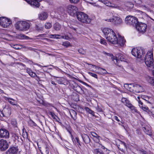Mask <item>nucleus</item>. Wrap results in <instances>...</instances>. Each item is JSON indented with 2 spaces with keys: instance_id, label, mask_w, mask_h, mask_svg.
Returning a JSON list of instances; mask_svg holds the SVG:
<instances>
[{
  "instance_id": "obj_1",
  "label": "nucleus",
  "mask_w": 154,
  "mask_h": 154,
  "mask_svg": "<svg viewBox=\"0 0 154 154\" xmlns=\"http://www.w3.org/2000/svg\"><path fill=\"white\" fill-rule=\"evenodd\" d=\"M144 61L146 65L151 68H154V62H153V53L152 51H149L146 54Z\"/></svg>"
},
{
  "instance_id": "obj_2",
  "label": "nucleus",
  "mask_w": 154,
  "mask_h": 154,
  "mask_svg": "<svg viewBox=\"0 0 154 154\" xmlns=\"http://www.w3.org/2000/svg\"><path fill=\"white\" fill-rule=\"evenodd\" d=\"M76 16L78 20L82 22L89 23L91 22V20L88 15L82 12H78Z\"/></svg>"
},
{
  "instance_id": "obj_3",
  "label": "nucleus",
  "mask_w": 154,
  "mask_h": 154,
  "mask_svg": "<svg viewBox=\"0 0 154 154\" xmlns=\"http://www.w3.org/2000/svg\"><path fill=\"white\" fill-rule=\"evenodd\" d=\"M131 53L135 57L140 58L143 56L145 52L144 51L143 48L142 47H138L137 48H134L132 49Z\"/></svg>"
},
{
  "instance_id": "obj_4",
  "label": "nucleus",
  "mask_w": 154,
  "mask_h": 154,
  "mask_svg": "<svg viewBox=\"0 0 154 154\" xmlns=\"http://www.w3.org/2000/svg\"><path fill=\"white\" fill-rule=\"evenodd\" d=\"M16 29L20 31H26L30 27L29 24L25 21H18L15 24Z\"/></svg>"
},
{
  "instance_id": "obj_5",
  "label": "nucleus",
  "mask_w": 154,
  "mask_h": 154,
  "mask_svg": "<svg viewBox=\"0 0 154 154\" xmlns=\"http://www.w3.org/2000/svg\"><path fill=\"white\" fill-rule=\"evenodd\" d=\"M125 22L127 24L131 25L135 27L138 24L139 22L137 18L131 16H128L125 18Z\"/></svg>"
},
{
  "instance_id": "obj_6",
  "label": "nucleus",
  "mask_w": 154,
  "mask_h": 154,
  "mask_svg": "<svg viewBox=\"0 0 154 154\" xmlns=\"http://www.w3.org/2000/svg\"><path fill=\"white\" fill-rule=\"evenodd\" d=\"M67 11L70 15L73 16L76 14V15L77 13L78 12V8L72 5H70L67 7Z\"/></svg>"
},
{
  "instance_id": "obj_7",
  "label": "nucleus",
  "mask_w": 154,
  "mask_h": 154,
  "mask_svg": "<svg viewBox=\"0 0 154 154\" xmlns=\"http://www.w3.org/2000/svg\"><path fill=\"white\" fill-rule=\"evenodd\" d=\"M117 37L113 31L111 34H109L108 36H106L107 40L111 43L113 44H116Z\"/></svg>"
},
{
  "instance_id": "obj_8",
  "label": "nucleus",
  "mask_w": 154,
  "mask_h": 154,
  "mask_svg": "<svg viewBox=\"0 0 154 154\" xmlns=\"http://www.w3.org/2000/svg\"><path fill=\"white\" fill-rule=\"evenodd\" d=\"M11 23V20L4 17H0V24L4 28H6Z\"/></svg>"
},
{
  "instance_id": "obj_9",
  "label": "nucleus",
  "mask_w": 154,
  "mask_h": 154,
  "mask_svg": "<svg viewBox=\"0 0 154 154\" xmlns=\"http://www.w3.org/2000/svg\"><path fill=\"white\" fill-rule=\"evenodd\" d=\"M147 27L146 24L139 22L135 27L139 32L143 33L146 32Z\"/></svg>"
},
{
  "instance_id": "obj_10",
  "label": "nucleus",
  "mask_w": 154,
  "mask_h": 154,
  "mask_svg": "<svg viewBox=\"0 0 154 154\" xmlns=\"http://www.w3.org/2000/svg\"><path fill=\"white\" fill-rule=\"evenodd\" d=\"M103 53L104 54H106L107 56H110L112 57L113 58H112V60L114 61V63L120 67L122 66L121 64V62H122L118 58L116 57H113V55L107 53L105 51H103Z\"/></svg>"
},
{
  "instance_id": "obj_11",
  "label": "nucleus",
  "mask_w": 154,
  "mask_h": 154,
  "mask_svg": "<svg viewBox=\"0 0 154 154\" xmlns=\"http://www.w3.org/2000/svg\"><path fill=\"white\" fill-rule=\"evenodd\" d=\"M9 144L7 141L3 139L0 140V150L4 151L8 147Z\"/></svg>"
},
{
  "instance_id": "obj_12",
  "label": "nucleus",
  "mask_w": 154,
  "mask_h": 154,
  "mask_svg": "<svg viewBox=\"0 0 154 154\" xmlns=\"http://www.w3.org/2000/svg\"><path fill=\"white\" fill-rule=\"evenodd\" d=\"M31 5L35 8H38L40 5V2L41 0H25Z\"/></svg>"
},
{
  "instance_id": "obj_13",
  "label": "nucleus",
  "mask_w": 154,
  "mask_h": 154,
  "mask_svg": "<svg viewBox=\"0 0 154 154\" xmlns=\"http://www.w3.org/2000/svg\"><path fill=\"white\" fill-rule=\"evenodd\" d=\"M18 150L17 146H11L7 151L6 154H17Z\"/></svg>"
},
{
  "instance_id": "obj_14",
  "label": "nucleus",
  "mask_w": 154,
  "mask_h": 154,
  "mask_svg": "<svg viewBox=\"0 0 154 154\" xmlns=\"http://www.w3.org/2000/svg\"><path fill=\"white\" fill-rule=\"evenodd\" d=\"M9 136V132L5 129H0V137L2 138H8Z\"/></svg>"
},
{
  "instance_id": "obj_15",
  "label": "nucleus",
  "mask_w": 154,
  "mask_h": 154,
  "mask_svg": "<svg viewBox=\"0 0 154 154\" xmlns=\"http://www.w3.org/2000/svg\"><path fill=\"white\" fill-rule=\"evenodd\" d=\"M143 129L145 133L149 136L152 135V134L150 126L146 125L143 127Z\"/></svg>"
},
{
  "instance_id": "obj_16",
  "label": "nucleus",
  "mask_w": 154,
  "mask_h": 154,
  "mask_svg": "<svg viewBox=\"0 0 154 154\" xmlns=\"http://www.w3.org/2000/svg\"><path fill=\"white\" fill-rule=\"evenodd\" d=\"M123 21L122 19L119 17L113 16V23L116 25H119L122 24Z\"/></svg>"
},
{
  "instance_id": "obj_17",
  "label": "nucleus",
  "mask_w": 154,
  "mask_h": 154,
  "mask_svg": "<svg viewBox=\"0 0 154 154\" xmlns=\"http://www.w3.org/2000/svg\"><path fill=\"white\" fill-rule=\"evenodd\" d=\"M133 86L134 91L136 93L141 92L143 91V87L139 85L134 84V85Z\"/></svg>"
},
{
  "instance_id": "obj_18",
  "label": "nucleus",
  "mask_w": 154,
  "mask_h": 154,
  "mask_svg": "<svg viewBox=\"0 0 154 154\" xmlns=\"http://www.w3.org/2000/svg\"><path fill=\"white\" fill-rule=\"evenodd\" d=\"M116 44H118L121 46H122L125 43V41L123 37L119 35L118 38H117Z\"/></svg>"
},
{
  "instance_id": "obj_19",
  "label": "nucleus",
  "mask_w": 154,
  "mask_h": 154,
  "mask_svg": "<svg viewBox=\"0 0 154 154\" xmlns=\"http://www.w3.org/2000/svg\"><path fill=\"white\" fill-rule=\"evenodd\" d=\"M73 88L75 91L79 93L82 94L84 93V91L82 89L79 85H78L77 84H75V85L73 86Z\"/></svg>"
},
{
  "instance_id": "obj_20",
  "label": "nucleus",
  "mask_w": 154,
  "mask_h": 154,
  "mask_svg": "<svg viewBox=\"0 0 154 154\" xmlns=\"http://www.w3.org/2000/svg\"><path fill=\"white\" fill-rule=\"evenodd\" d=\"M119 149L122 152H124L127 149L126 145L125 143L121 141L120 144L118 146Z\"/></svg>"
},
{
  "instance_id": "obj_21",
  "label": "nucleus",
  "mask_w": 154,
  "mask_h": 154,
  "mask_svg": "<svg viewBox=\"0 0 154 154\" xmlns=\"http://www.w3.org/2000/svg\"><path fill=\"white\" fill-rule=\"evenodd\" d=\"M82 137L85 143L88 144L90 143V139L88 135L85 134H83L82 135Z\"/></svg>"
},
{
  "instance_id": "obj_22",
  "label": "nucleus",
  "mask_w": 154,
  "mask_h": 154,
  "mask_svg": "<svg viewBox=\"0 0 154 154\" xmlns=\"http://www.w3.org/2000/svg\"><path fill=\"white\" fill-rule=\"evenodd\" d=\"M38 17L40 20H45L48 17V14L46 12H43L39 15Z\"/></svg>"
},
{
  "instance_id": "obj_23",
  "label": "nucleus",
  "mask_w": 154,
  "mask_h": 154,
  "mask_svg": "<svg viewBox=\"0 0 154 154\" xmlns=\"http://www.w3.org/2000/svg\"><path fill=\"white\" fill-rule=\"evenodd\" d=\"M133 85H134V84H130L129 85L125 84L124 86L128 91L131 92H133L134 91V88Z\"/></svg>"
},
{
  "instance_id": "obj_24",
  "label": "nucleus",
  "mask_w": 154,
  "mask_h": 154,
  "mask_svg": "<svg viewBox=\"0 0 154 154\" xmlns=\"http://www.w3.org/2000/svg\"><path fill=\"white\" fill-rule=\"evenodd\" d=\"M102 31L105 35V37H106V36H108L109 34H111L113 30L108 28H104L103 29Z\"/></svg>"
},
{
  "instance_id": "obj_25",
  "label": "nucleus",
  "mask_w": 154,
  "mask_h": 154,
  "mask_svg": "<svg viewBox=\"0 0 154 154\" xmlns=\"http://www.w3.org/2000/svg\"><path fill=\"white\" fill-rule=\"evenodd\" d=\"M13 137L14 138L15 141L16 140L18 142H19L21 143H23V140L22 139L21 137L19 136L17 134H14Z\"/></svg>"
},
{
  "instance_id": "obj_26",
  "label": "nucleus",
  "mask_w": 154,
  "mask_h": 154,
  "mask_svg": "<svg viewBox=\"0 0 154 154\" xmlns=\"http://www.w3.org/2000/svg\"><path fill=\"white\" fill-rule=\"evenodd\" d=\"M53 27L54 29L57 31L60 30L61 28V25L57 22L55 23L53 25Z\"/></svg>"
},
{
  "instance_id": "obj_27",
  "label": "nucleus",
  "mask_w": 154,
  "mask_h": 154,
  "mask_svg": "<svg viewBox=\"0 0 154 154\" xmlns=\"http://www.w3.org/2000/svg\"><path fill=\"white\" fill-rule=\"evenodd\" d=\"M121 102L123 103L125 106H128V105L130 106V104L129 100H128L126 98L123 97L121 99Z\"/></svg>"
},
{
  "instance_id": "obj_28",
  "label": "nucleus",
  "mask_w": 154,
  "mask_h": 154,
  "mask_svg": "<svg viewBox=\"0 0 154 154\" xmlns=\"http://www.w3.org/2000/svg\"><path fill=\"white\" fill-rule=\"evenodd\" d=\"M35 28L38 31H42L44 29L43 25L41 23L38 24L35 26Z\"/></svg>"
},
{
  "instance_id": "obj_29",
  "label": "nucleus",
  "mask_w": 154,
  "mask_h": 154,
  "mask_svg": "<svg viewBox=\"0 0 154 154\" xmlns=\"http://www.w3.org/2000/svg\"><path fill=\"white\" fill-rule=\"evenodd\" d=\"M70 115L72 117V118L75 120V117L76 116V112L73 110H72L71 112H70Z\"/></svg>"
},
{
  "instance_id": "obj_30",
  "label": "nucleus",
  "mask_w": 154,
  "mask_h": 154,
  "mask_svg": "<svg viewBox=\"0 0 154 154\" xmlns=\"http://www.w3.org/2000/svg\"><path fill=\"white\" fill-rule=\"evenodd\" d=\"M130 106L128 105V107H129L131 110L133 111V112H137V110L136 109V107L134 106L131 103H130Z\"/></svg>"
},
{
  "instance_id": "obj_31",
  "label": "nucleus",
  "mask_w": 154,
  "mask_h": 154,
  "mask_svg": "<svg viewBox=\"0 0 154 154\" xmlns=\"http://www.w3.org/2000/svg\"><path fill=\"white\" fill-rule=\"evenodd\" d=\"M140 106V107H141L143 111H145L146 112H147L148 114H149V109L146 106H143V105L141 106L140 105H139Z\"/></svg>"
},
{
  "instance_id": "obj_32",
  "label": "nucleus",
  "mask_w": 154,
  "mask_h": 154,
  "mask_svg": "<svg viewBox=\"0 0 154 154\" xmlns=\"http://www.w3.org/2000/svg\"><path fill=\"white\" fill-rule=\"evenodd\" d=\"M107 2H108V4L107 5V6L110 7H113L116 8H119V7L113 4H112L110 2H109V1H106Z\"/></svg>"
},
{
  "instance_id": "obj_33",
  "label": "nucleus",
  "mask_w": 154,
  "mask_h": 154,
  "mask_svg": "<svg viewBox=\"0 0 154 154\" xmlns=\"http://www.w3.org/2000/svg\"><path fill=\"white\" fill-rule=\"evenodd\" d=\"M118 58L121 61L126 62L127 59L125 57L122 56L121 54L119 55L118 56Z\"/></svg>"
},
{
  "instance_id": "obj_34",
  "label": "nucleus",
  "mask_w": 154,
  "mask_h": 154,
  "mask_svg": "<svg viewBox=\"0 0 154 154\" xmlns=\"http://www.w3.org/2000/svg\"><path fill=\"white\" fill-rule=\"evenodd\" d=\"M28 124L31 127L35 126L36 124L32 120L30 119L28 122Z\"/></svg>"
},
{
  "instance_id": "obj_35",
  "label": "nucleus",
  "mask_w": 154,
  "mask_h": 154,
  "mask_svg": "<svg viewBox=\"0 0 154 154\" xmlns=\"http://www.w3.org/2000/svg\"><path fill=\"white\" fill-rule=\"evenodd\" d=\"M85 109L89 113L92 114L93 116H94V112L88 108V107H86L85 108Z\"/></svg>"
},
{
  "instance_id": "obj_36",
  "label": "nucleus",
  "mask_w": 154,
  "mask_h": 154,
  "mask_svg": "<svg viewBox=\"0 0 154 154\" xmlns=\"http://www.w3.org/2000/svg\"><path fill=\"white\" fill-rule=\"evenodd\" d=\"M52 26V24L50 23H46L45 25V28L47 29H50Z\"/></svg>"
},
{
  "instance_id": "obj_37",
  "label": "nucleus",
  "mask_w": 154,
  "mask_h": 154,
  "mask_svg": "<svg viewBox=\"0 0 154 154\" xmlns=\"http://www.w3.org/2000/svg\"><path fill=\"white\" fill-rule=\"evenodd\" d=\"M91 134L93 136L96 137L97 139V142L98 143L99 141V138L100 137V136H98L97 134L94 132H93Z\"/></svg>"
},
{
  "instance_id": "obj_38",
  "label": "nucleus",
  "mask_w": 154,
  "mask_h": 154,
  "mask_svg": "<svg viewBox=\"0 0 154 154\" xmlns=\"http://www.w3.org/2000/svg\"><path fill=\"white\" fill-rule=\"evenodd\" d=\"M141 98L145 100L148 103H151L149 101H148V100L149 99V98L148 97L145 96H142L141 97Z\"/></svg>"
},
{
  "instance_id": "obj_39",
  "label": "nucleus",
  "mask_w": 154,
  "mask_h": 154,
  "mask_svg": "<svg viewBox=\"0 0 154 154\" xmlns=\"http://www.w3.org/2000/svg\"><path fill=\"white\" fill-rule=\"evenodd\" d=\"M101 69L103 70V71H101V70H100V71L99 72L100 74L102 75L106 74L107 73L106 71L104 69L101 68Z\"/></svg>"
},
{
  "instance_id": "obj_40",
  "label": "nucleus",
  "mask_w": 154,
  "mask_h": 154,
  "mask_svg": "<svg viewBox=\"0 0 154 154\" xmlns=\"http://www.w3.org/2000/svg\"><path fill=\"white\" fill-rule=\"evenodd\" d=\"M78 51L80 54L84 55L86 53L85 51L82 48H80L78 50Z\"/></svg>"
},
{
  "instance_id": "obj_41",
  "label": "nucleus",
  "mask_w": 154,
  "mask_h": 154,
  "mask_svg": "<svg viewBox=\"0 0 154 154\" xmlns=\"http://www.w3.org/2000/svg\"><path fill=\"white\" fill-rule=\"evenodd\" d=\"M9 99L12 100V101L8 100L9 102L11 104L13 105H16V102L15 100L12 98H9Z\"/></svg>"
},
{
  "instance_id": "obj_42",
  "label": "nucleus",
  "mask_w": 154,
  "mask_h": 154,
  "mask_svg": "<svg viewBox=\"0 0 154 154\" xmlns=\"http://www.w3.org/2000/svg\"><path fill=\"white\" fill-rule=\"evenodd\" d=\"M70 44L68 41H66L65 42H63L62 45L64 46L67 47L70 46Z\"/></svg>"
},
{
  "instance_id": "obj_43",
  "label": "nucleus",
  "mask_w": 154,
  "mask_h": 154,
  "mask_svg": "<svg viewBox=\"0 0 154 154\" xmlns=\"http://www.w3.org/2000/svg\"><path fill=\"white\" fill-rule=\"evenodd\" d=\"M29 75H30L31 77H37L39 79V78L38 77L36 74L35 73V72H31L29 74Z\"/></svg>"
},
{
  "instance_id": "obj_44",
  "label": "nucleus",
  "mask_w": 154,
  "mask_h": 154,
  "mask_svg": "<svg viewBox=\"0 0 154 154\" xmlns=\"http://www.w3.org/2000/svg\"><path fill=\"white\" fill-rule=\"evenodd\" d=\"M94 151L96 154H103V152H101V151L99 150V149H96L94 150Z\"/></svg>"
},
{
  "instance_id": "obj_45",
  "label": "nucleus",
  "mask_w": 154,
  "mask_h": 154,
  "mask_svg": "<svg viewBox=\"0 0 154 154\" xmlns=\"http://www.w3.org/2000/svg\"><path fill=\"white\" fill-rule=\"evenodd\" d=\"M88 73L92 76L94 77L96 79H97V76L96 74L91 72H88Z\"/></svg>"
},
{
  "instance_id": "obj_46",
  "label": "nucleus",
  "mask_w": 154,
  "mask_h": 154,
  "mask_svg": "<svg viewBox=\"0 0 154 154\" xmlns=\"http://www.w3.org/2000/svg\"><path fill=\"white\" fill-rule=\"evenodd\" d=\"M71 3L77 4L78 3L80 0H69Z\"/></svg>"
},
{
  "instance_id": "obj_47",
  "label": "nucleus",
  "mask_w": 154,
  "mask_h": 154,
  "mask_svg": "<svg viewBox=\"0 0 154 154\" xmlns=\"http://www.w3.org/2000/svg\"><path fill=\"white\" fill-rule=\"evenodd\" d=\"M149 114L154 115V107H152L151 109H150V110H149Z\"/></svg>"
},
{
  "instance_id": "obj_48",
  "label": "nucleus",
  "mask_w": 154,
  "mask_h": 154,
  "mask_svg": "<svg viewBox=\"0 0 154 154\" xmlns=\"http://www.w3.org/2000/svg\"><path fill=\"white\" fill-rule=\"evenodd\" d=\"M49 114L51 115L52 118L54 119H55L56 118V116H57L55 115V114L54 112H50Z\"/></svg>"
},
{
  "instance_id": "obj_49",
  "label": "nucleus",
  "mask_w": 154,
  "mask_h": 154,
  "mask_svg": "<svg viewBox=\"0 0 154 154\" xmlns=\"http://www.w3.org/2000/svg\"><path fill=\"white\" fill-rule=\"evenodd\" d=\"M96 109L97 110V111L98 112H102V108L100 107L98 105L96 107Z\"/></svg>"
},
{
  "instance_id": "obj_50",
  "label": "nucleus",
  "mask_w": 154,
  "mask_h": 154,
  "mask_svg": "<svg viewBox=\"0 0 154 154\" xmlns=\"http://www.w3.org/2000/svg\"><path fill=\"white\" fill-rule=\"evenodd\" d=\"M20 37L22 38H28V37L26 36L25 35L23 34H20L19 35V37Z\"/></svg>"
},
{
  "instance_id": "obj_51",
  "label": "nucleus",
  "mask_w": 154,
  "mask_h": 154,
  "mask_svg": "<svg viewBox=\"0 0 154 154\" xmlns=\"http://www.w3.org/2000/svg\"><path fill=\"white\" fill-rule=\"evenodd\" d=\"M105 20L106 21L113 22V18L111 19H105Z\"/></svg>"
},
{
  "instance_id": "obj_52",
  "label": "nucleus",
  "mask_w": 154,
  "mask_h": 154,
  "mask_svg": "<svg viewBox=\"0 0 154 154\" xmlns=\"http://www.w3.org/2000/svg\"><path fill=\"white\" fill-rule=\"evenodd\" d=\"M27 48L29 50H30L31 51H33L35 52H36V50H37V49L34 48H32L31 47H28V48Z\"/></svg>"
},
{
  "instance_id": "obj_53",
  "label": "nucleus",
  "mask_w": 154,
  "mask_h": 154,
  "mask_svg": "<svg viewBox=\"0 0 154 154\" xmlns=\"http://www.w3.org/2000/svg\"><path fill=\"white\" fill-rule=\"evenodd\" d=\"M55 119L56 120V121H57V122H58L60 124H62L61 121L60 120V119L57 116H56V118Z\"/></svg>"
},
{
  "instance_id": "obj_54",
  "label": "nucleus",
  "mask_w": 154,
  "mask_h": 154,
  "mask_svg": "<svg viewBox=\"0 0 154 154\" xmlns=\"http://www.w3.org/2000/svg\"><path fill=\"white\" fill-rule=\"evenodd\" d=\"M49 153L48 149L47 147H45V149L44 151V153L45 154H48Z\"/></svg>"
},
{
  "instance_id": "obj_55",
  "label": "nucleus",
  "mask_w": 154,
  "mask_h": 154,
  "mask_svg": "<svg viewBox=\"0 0 154 154\" xmlns=\"http://www.w3.org/2000/svg\"><path fill=\"white\" fill-rule=\"evenodd\" d=\"M100 43L104 45H106V43L105 40L103 39H101L100 41Z\"/></svg>"
},
{
  "instance_id": "obj_56",
  "label": "nucleus",
  "mask_w": 154,
  "mask_h": 154,
  "mask_svg": "<svg viewBox=\"0 0 154 154\" xmlns=\"http://www.w3.org/2000/svg\"><path fill=\"white\" fill-rule=\"evenodd\" d=\"M50 37L51 38H53V37H54L55 36H59V35H56V34H51V35H50Z\"/></svg>"
},
{
  "instance_id": "obj_57",
  "label": "nucleus",
  "mask_w": 154,
  "mask_h": 154,
  "mask_svg": "<svg viewBox=\"0 0 154 154\" xmlns=\"http://www.w3.org/2000/svg\"><path fill=\"white\" fill-rule=\"evenodd\" d=\"M101 147L103 149H104V150H106V151H107V152L106 154L109 153V150H108L106 148H105V147L102 146Z\"/></svg>"
},
{
  "instance_id": "obj_58",
  "label": "nucleus",
  "mask_w": 154,
  "mask_h": 154,
  "mask_svg": "<svg viewBox=\"0 0 154 154\" xmlns=\"http://www.w3.org/2000/svg\"><path fill=\"white\" fill-rule=\"evenodd\" d=\"M136 133L138 135L140 134H141V132L140 130L137 129L136 130Z\"/></svg>"
},
{
  "instance_id": "obj_59",
  "label": "nucleus",
  "mask_w": 154,
  "mask_h": 154,
  "mask_svg": "<svg viewBox=\"0 0 154 154\" xmlns=\"http://www.w3.org/2000/svg\"><path fill=\"white\" fill-rule=\"evenodd\" d=\"M42 104L45 106H48L49 105H50V104L48 103H46L44 102H43Z\"/></svg>"
},
{
  "instance_id": "obj_60",
  "label": "nucleus",
  "mask_w": 154,
  "mask_h": 154,
  "mask_svg": "<svg viewBox=\"0 0 154 154\" xmlns=\"http://www.w3.org/2000/svg\"><path fill=\"white\" fill-rule=\"evenodd\" d=\"M0 116L1 117H3L5 116V115L0 110Z\"/></svg>"
},
{
  "instance_id": "obj_61",
  "label": "nucleus",
  "mask_w": 154,
  "mask_h": 154,
  "mask_svg": "<svg viewBox=\"0 0 154 154\" xmlns=\"http://www.w3.org/2000/svg\"><path fill=\"white\" fill-rule=\"evenodd\" d=\"M114 119L118 122H120V120L118 118L117 116H115Z\"/></svg>"
},
{
  "instance_id": "obj_62",
  "label": "nucleus",
  "mask_w": 154,
  "mask_h": 154,
  "mask_svg": "<svg viewBox=\"0 0 154 154\" xmlns=\"http://www.w3.org/2000/svg\"><path fill=\"white\" fill-rule=\"evenodd\" d=\"M26 72L29 74L32 71L30 69H26Z\"/></svg>"
},
{
  "instance_id": "obj_63",
  "label": "nucleus",
  "mask_w": 154,
  "mask_h": 154,
  "mask_svg": "<svg viewBox=\"0 0 154 154\" xmlns=\"http://www.w3.org/2000/svg\"><path fill=\"white\" fill-rule=\"evenodd\" d=\"M80 82L85 85L89 86L88 85L87 83H85V82H84L82 81H81Z\"/></svg>"
},
{
  "instance_id": "obj_64",
  "label": "nucleus",
  "mask_w": 154,
  "mask_h": 154,
  "mask_svg": "<svg viewBox=\"0 0 154 154\" xmlns=\"http://www.w3.org/2000/svg\"><path fill=\"white\" fill-rule=\"evenodd\" d=\"M50 82L51 83V84H52L54 85H56V83L53 81L51 80Z\"/></svg>"
}]
</instances>
